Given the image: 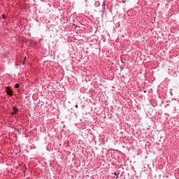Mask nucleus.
<instances>
[{"instance_id":"f257e3e1","label":"nucleus","mask_w":179,"mask_h":179,"mask_svg":"<svg viewBox=\"0 0 179 179\" xmlns=\"http://www.w3.org/2000/svg\"><path fill=\"white\" fill-rule=\"evenodd\" d=\"M6 93L9 96H13V92L12 91V90H10V88H9L8 87H6Z\"/></svg>"},{"instance_id":"f03ea898","label":"nucleus","mask_w":179,"mask_h":179,"mask_svg":"<svg viewBox=\"0 0 179 179\" xmlns=\"http://www.w3.org/2000/svg\"><path fill=\"white\" fill-rule=\"evenodd\" d=\"M13 112L11 113L12 115H15V114H16V113H17L18 110L17 108H16L15 107L13 108Z\"/></svg>"},{"instance_id":"7ed1b4c3","label":"nucleus","mask_w":179,"mask_h":179,"mask_svg":"<svg viewBox=\"0 0 179 179\" xmlns=\"http://www.w3.org/2000/svg\"><path fill=\"white\" fill-rule=\"evenodd\" d=\"M102 7H103V12H104V10L106 9V2L103 1L102 3Z\"/></svg>"},{"instance_id":"20e7f679","label":"nucleus","mask_w":179,"mask_h":179,"mask_svg":"<svg viewBox=\"0 0 179 179\" xmlns=\"http://www.w3.org/2000/svg\"><path fill=\"white\" fill-rule=\"evenodd\" d=\"M15 89H19V87H20V85H19V83H17L15 85Z\"/></svg>"},{"instance_id":"39448f33","label":"nucleus","mask_w":179,"mask_h":179,"mask_svg":"<svg viewBox=\"0 0 179 179\" xmlns=\"http://www.w3.org/2000/svg\"><path fill=\"white\" fill-rule=\"evenodd\" d=\"M1 16H2L3 19L6 20V15H5V14H2Z\"/></svg>"},{"instance_id":"423d86ee","label":"nucleus","mask_w":179,"mask_h":179,"mask_svg":"<svg viewBox=\"0 0 179 179\" xmlns=\"http://www.w3.org/2000/svg\"><path fill=\"white\" fill-rule=\"evenodd\" d=\"M122 3H127V0H122Z\"/></svg>"},{"instance_id":"0eeeda50","label":"nucleus","mask_w":179,"mask_h":179,"mask_svg":"<svg viewBox=\"0 0 179 179\" xmlns=\"http://www.w3.org/2000/svg\"><path fill=\"white\" fill-rule=\"evenodd\" d=\"M78 105H76V108H78Z\"/></svg>"},{"instance_id":"6e6552de","label":"nucleus","mask_w":179,"mask_h":179,"mask_svg":"<svg viewBox=\"0 0 179 179\" xmlns=\"http://www.w3.org/2000/svg\"><path fill=\"white\" fill-rule=\"evenodd\" d=\"M24 59H26V57H24Z\"/></svg>"}]
</instances>
